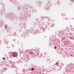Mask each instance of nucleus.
<instances>
[{
    "label": "nucleus",
    "mask_w": 74,
    "mask_h": 74,
    "mask_svg": "<svg viewBox=\"0 0 74 74\" xmlns=\"http://www.w3.org/2000/svg\"><path fill=\"white\" fill-rule=\"evenodd\" d=\"M54 48L55 49H56V46L54 47Z\"/></svg>",
    "instance_id": "0eeeda50"
},
{
    "label": "nucleus",
    "mask_w": 74,
    "mask_h": 74,
    "mask_svg": "<svg viewBox=\"0 0 74 74\" xmlns=\"http://www.w3.org/2000/svg\"><path fill=\"white\" fill-rule=\"evenodd\" d=\"M42 74H44V73H43Z\"/></svg>",
    "instance_id": "9b49d317"
},
{
    "label": "nucleus",
    "mask_w": 74,
    "mask_h": 74,
    "mask_svg": "<svg viewBox=\"0 0 74 74\" xmlns=\"http://www.w3.org/2000/svg\"><path fill=\"white\" fill-rule=\"evenodd\" d=\"M71 1H73L74 0H71Z\"/></svg>",
    "instance_id": "6e6552de"
},
{
    "label": "nucleus",
    "mask_w": 74,
    "mask_h": 74,
    "mask_svg": "<svg viewBox=\"0 0 74 74\" xmlns=\"http://www.w3.org/2000/svg\"><path fill=\"white\" fill-rule=\"evenodd\" d=\"M72 19L73 20L74 19V18H72Z\"/></svg>",
    "instance_id": "1a4fd4ad"
},
{
    "label": "nucleus",
    "mask_w": 74,
    "mask_h": 74,
    "mask_svg": "<svg viewBox=\"0 0 74 74\" xmlns=\"http://www.w3.org/2000/svg\"><path fill=\"white\" fill-rule=\"evenodd\" d=\"M34 50L33 49H31V52H29V53L30 54H31V55H32V54H33V51Z\"/></svg>",
    "instance_id": "f257e3e1"
},
{
    "label": "nucleus",
    "mask_w": 74,
    "mask_h": 74,
    "mask_svg": "<svg viewBox=\"0 0 74 74\" xmlns=\"http://www.w3.org/2000/svg\"><path fill=\"white\" fill-rule=\"evenodd\" d=\"M17 55L16 54V53L14 52L13 53V57H16Z\"/></svg>",
    "instance_id": "f03ea898"
},
{
    "label": "nucleus",
    "mask_w": 74,
    "mask_h": 74,
    "mask_svg": "<svg viewBox=\"0 0 74 74\" xmlns=\"http://www.w3.org/2000/svg\"><path fill=\"white\" fill-rule=\"evenodd\" d=\"M5 28H7V25H5Z\"/></svg>",
    "instance_id": "39448f33"
},
{
    "label": "nucleus",
    "mask_w": 74,
    "mask_h": 74,
    "mask_svg": "<svg viewBox=\"0 0 74 74\" xmlns=\"http://www.w3.org/2000/svg\"><path fill=\"white\" fill-rule=\"evenodd\" d=\"M5 58H3V60H5Z\"/></svg>",
    "instance_id": "20e7f679"
},
{
    "label": "nucleus",
    "mask_w": 74,
    "mask_h": 74,
    "mask_svg": "<svg viewBox=\"0 0 74 74\" xmlns=\"http://www.w3.org/2000/svg\"><path fill=\"white\" fill-rule=\"evenodd\" d=\"M32 70H33V71L34 70V68H33V69H32Z\"/></svg>",
    "instance_id": "7ed1b4c3"
},
{
    "label": "nucleus",
    "mask_w": 74,
    "mask_h": 74,
    "mask_svg": "<svg viewBox=\"0 0 74 74\" xmlns=\"http://www.w3.org/2000/svg\"><path fill=\"white\" fill-rule=\"evenodd\" d=\"M57 64H58V63H56L55 65H57Z\"/></svg>",
    "instance_id": "423d86ee"
},
{
    "label": "nucleus",
    "mask_w": 74,
    "mask_h": 74,
    "mask_svg": "<svg viewBox=\"0 0 74 74\" xmlns=\"http://www.w3.org/2000/svg\"><path fill=\"white\" fill-rule=\"evenodd\" d=\"M66 20H67V18H66Z\"/></svg>",
    "instance_id": "9d476101"
}]
</instances>
